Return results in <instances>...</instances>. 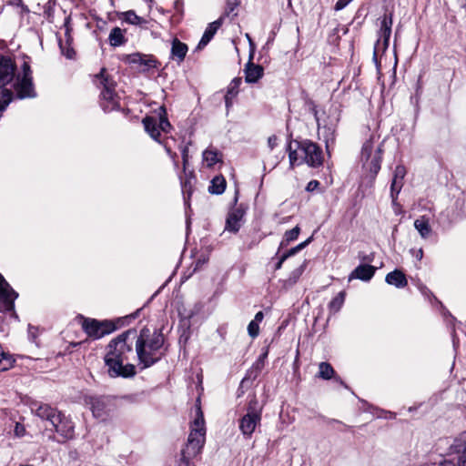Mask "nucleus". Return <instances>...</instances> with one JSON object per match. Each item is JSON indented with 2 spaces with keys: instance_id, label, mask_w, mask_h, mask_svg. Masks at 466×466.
I'll use <instances>...</instances> for the list:
<instances>
[{
  "instance_id": "nucleus-1",
  "label": "nucleus",
  "mask_w": 466,
  "mask_h": 466,
  "mask_svg": "<svg viewBox=\"0 0 466 466\" xmlns=\"http://www.w3.org/2000/svg\"><path fill=\"white\" fill-rule=\"evenodd\" d=\"M136 332L127 330L112 339L106 348L105 362L111 377H131L135 374V366L129 360L135 359L133 344Z\"/></svg>"
},
{
  "instance_id": "nucleus-2",
  "label": "nucleus",
  "mask_w": 466,
  "mask_h": 466,
  "mask_svg": "<svg viewBox=\"0 0 466 466\" xmlns=\"http://www.w3.org/2000/svg\"><path fill=\"white\" fill-rule=\"evenodd\" d=\"M163 343L164 337L161 333L154 332L150 334L147 329H143L139 336H136V356L143 368H148L159 360L157 353Z\"/></svg>"
},
{
  "instance_id": "nucleus-3",
  "label": "nucleus",
  "mask_w": 466,
  "mask_h": 466,
  "mask_svg": "<svg viewBox=\"0 0 466 466\" xmlns=\"http://www.w3.org/2000/svg\"><path fill=\"white\" fill-rule=\"evenodd\" d=\"M382 146L383 142L380 140V136L373 134L364 142L361 148L360 161L362 167L370 173L372 179H374L380 169Z\"/></svg>"
},
{
  "instance_id": "nucleus-4",
  "label": "nucleus",
  "mask_w": 466,
  "mask_h": 466,
  "mask_svg": "<svg viewBox=\"0 0 466 466\" xmlns=\"http://www.w3.org/2000/svg\"><path fill=\"white\" fill-rule=\"evenodd\" d=\"M96 83H99L101 91V106L105 111H113L120 107L119 97L115 93V80L107 69L102 67L100 73L96 76Z\"/></svg>"
},
{
  "instance_id": "nucleus-5",
  "label": "nucleus",
  "mask_w": 466,
  "mask_h": 466,
  "mask_svg": "<svg viewBox=\"0 0 466 466\" xmlns=\"http://www.w3.org/2000/svg\"><path fill=\"white\" fill-rule=\"evenodd\" d=\"M392 26V14H385L380 19V27L379 32V39L374 45L373 56L374 58H382L388 56L389 40L391 35ZM390 56L396 58L394 49L389 50Z\"/></svg>"
},
{
  "instance_id": "nucleus-6",
  "label": "nucleus",
  "mask_w": 466,
  "mask_h": 466,
  "mask_svg": "<svg viewBox=\"0 0 466 466\" xmlns=\"http://www.w3.org/2000/svg\"><path fill=\"white\" fill-rule=\"evenodd\" d=\"M143 125L147 133L156 141H159L161 133H168L171 125L167 118L166 109L161 106L158 117L146 116Z\"/></svg>"
},
{
  "instance_id": "nucleus-7",
  "label": "nucleus",
  "mask_w": 466,
  "mask_h": 466,
  "mask_svg": "<svg viewBox=\"0 0 466 466\" xmlns=\"http://www.w3.org/2000/svg\"><path fill=\"white\" fill-rule=\"evenodd\" d=\"M257 404L256 399L251 400L248 402L247 413L239 420V430L247 438L251 437L261 421V410L256 408Z\"/></svg>"
},
{
  "instance_id": "nucleus-8",
  "label": "nucleus",
  "mask_w": 466,
  "mask_h": 466,
  "mask_svg": "<svg viewBox=\"0 0 466 466\" xmlns=\"http://www.w3.org/2000/svg\"><path fill=\"white\" fill-rule=\"evenodd\" d=\"M15 96L20 98L35 97V92L32 82V71L27 63L22 66V73L16 76V81L14 83Z\"/></svg>"
},
{
  "instance_id": "nucleus-9",
  "label": "nucleus",
  "mask_w": 466,
  "mask_h": 466,
  "mask_svg": "<svg viewBox=\"0 0 466 466\" xmlns=\"http://www.w3.org/2000/svg\"><path fill=\"white\" fill-rule=\"evenodd\" d=\"M82 329L93 339H100L113 332L116 327L110 321H98L93 319H82Z\"/></svg>"
},
{
  "instance_id": "nucleus-10",
  "label": "nucleus",
  "mask_w": 466,
  "mask_h": 466,
  "mask_svg": "<svg viewBox=\"0 0 466 466\" xmlns=\"http://www.w3.org/2000/svg\"><path fill=\"white\" fill-rule=\"evenodd\" d=\"M295 145L299 148V153L303 154V160L310 167H319L322 164L323 157L320 147L309 140Z\"/></svg>"
},
{
  "instance_id": "nucleus-11",
  "label": "nucleus",
  "mask_w": 466,
  "mask_h": 466,
  "mask_svg": "<svg viewBox=\"0 0 466 466\" xmlns=\"http://www.w3.org/2000/svg\"><path fill=\"white\" fill-rule=\"evenodd\" d=\"M324 115V112L320 114L317 109H314V116L317 121L319 131L323 137L327 151L329 153L330 148L333 147L335 142V124H327L325 118L323 117Z\"/></svg>"
},
{
  "instance_id": "nucleus-12",
  "label": "nucleus",
  "mask_w": 466,
  "mask_h": 466,
  "mask_svg": "<svg viewBox=\"0 0 466 466\" xmlns=\"http://www.w3.org/2000/svg\"><path fill=\"white\" fill-rule=\"evenodd\" d=\"M17 293L10 287L0 275V303L2 309L5 311L14 310V301L17 298Z\"/></svg>"
},
{
  "instance_id": "nucleus-13",
  "label": "nucleus",
  "mask_w": 466,
  "mask_h": 466,
  "mask_svg": "<svg viewBox=\"0 0 466 466\" xmlns=\"http://www.w3.org/2000/svg\"><path fill=\"white\" fill-rule=\"evenodd\" d=\"M53 429L65 440H70L74 437V423L61 412L56 416V420L52 422Z\"/></svg>"
},
{
  "instance_id": "nucleus-14",
  "label": "nucleus",
  "mask_w": 466,
  "mask_h": 466,
  "mask_svg": "<svg viewBox=\"0 0 466 466\" xmlns=\"http://www.w3.org/2000/svg\"><path fill=\"white\" fill-rule=\"evenodd\" d=\"M31 410L41 420L48 421L50 425L52 422H54L55 420H56V416L59 413V411L48 404L36 402L31 405Z\"/></svg>"
},
{
  "instance_id": "nucleus-15",
  "label": "nucleus",
  "mask_w": 466,
  "mask_h": 466,
  "mask_svg": "<svg viewBox=\"0 0 466 466\" xmlns=\"http://www.w3.org/2000/svg\"><path fill=\"white\" fill-rule=\"evenodd\" d=\"M405 175L406 169L403 166L399 165L395 167L392 182L390 185V196L393 203H395L397 196L403 187V179Z\"/></svg>"
},
{
  "instance_id": "nucleus-16",
  "label": "nucleus",
  "mask_w": 466,
  "mask_h": 466,
  "mask_svg": "<svg viewBox=\"0 0 466 466\" xmlns=\"http://www.w3.org/2000/svg\"><path fill=\"white\" fill-rule=\"evenodd\" d=\"M14 60H0V86L11 83L15 76Z\"/></svg>"
},
{
  "instance_id": "nucleus-17",
  "label": "nucleus",
  "mask_w": 466,
  "mask_h": 466,
  "mask_svg": "<svg viewBox=\"0 0 466 466\" xmlns=\"http://www.w3.org/2000/svg\"><path fill=\"white\" fill-rule=\"evenodd\" d=\"M223 22V17L218 18V20L208 24L207 26L199 43L198 44L196 50L203 49L209 41L213 38L217 31L219 29Z\"/></svg>"
},
{
  "instance_id": "nucleus-18",
  "label": "nucleus",
  "mask_w": 466,
  "mask_h": 466,
  "mask_svg": "<svg viewBox=\"0 0 466 466\" xmlns=\"http://www.w3.org/2000/svg\"><path fill=\"white\" fill-rule=\"evenodd\" d=\"M452 449L456 455L458 466H466V431L455 440Z\"/></svg>"
},
{
  "instance_id": "nucleus-19",
  "label": "nucleus",
  "mask_w": 466,
  "mask_h": 466,
  "mask_svg": "<svg viewBox=\"0 0 466 466\" xmlns=\"http://www.w3.org/2000/svg\"><path fill=\"white\" fill-rule=\"evenodd\" d=\"M243 215V211L238 208L229 212L226 220L225 230L233 233L238 232L241 227Z\"/></svg>"
},
{
  "instance_id": "nucleus-20",
  "label": "nucleus",
  "mask_w": 466,
  "mask_h": 466,
  "mask_svg": "<svg viewBox=\"0 0 466 466\" xmlns=\"http://www.w3.org/2000/svg\"><path fill=\"white\" fill-rule=\"evenodd\" d=\"M244 71L246 82L256 83L262 77L264 69L261 66L253 63L252 60H248L245 66Z\"/></svg>"
},
{
  "instance_id": "nucleus-21",
  "label": "nucleus",
  "mask_w": 466,
  "mask_h": 466,
  "mask_svg": "<svg viewBox=\"0 0 466 466\" xmlns=\"http://www.w3.org/2000/svg\"><path fill=\"white\" fill-rule=\"evenodd\" d=\"M375 270L376 268L371 265H360L350 273L349 280L358 279L368 281L374 276Z\"/></svg>"
},
{
  "instance_id": "nucleus-22",
  "label": "nucleus",
  "mask_w": 466,
  "mask_h": 466,
  "mask_svg": "<svg viewBox=\"0 0 466 466\" xmlns=\"http://www.w3.org/2000/svg\"><path fill=\"white\" fill-rule=\"evenodd\" d=\"M385 281L389 285H392L398 289H402L408 284L405 274L399 269H395L388 273L385 278Z\"/></svg>"
},
{
  "instance_id": "nucleus-23",
  "label": "nucleus",
  "mask_w": 466,
  "mask_h": 466,
  "mask_svg": "<svg viewBox=\"0 0 466 466\" xmlns=\"http://www.w3.org/2000/svg\"><path fill=\"white\" fill-rule=\"evenodd\" d=\"M414 228L418 230L422 238H428L431 234V227L430 225V218L426 216H421L414 221Z\"/></svg>"
},
{
  "instance_id": "nucleus-24",
  "label": "nucleus",
  "mask_w": 466,
  "mask_h": 466,
  "mask_svg": "<svg viewBox=\"0 0 466 466\" xmlns=\"http://www.w3.org/2000/svg\"><path fill=\"white\" fill-rule=\"evenodd\" d=\"M240 84L241 78L236 77L228 85L227 94L225 95V103L228 108L232 105V99L238 94Z\"/></svg>"
},
{
  "instance_id": "nucleus-25",
  "label": "nucleus",
  "mask_w": 466,
  "mask_h": 466,
  "mask_svg": "<svg viewBox=\"0 0 466 466\" xmlns=\"http://www.w3.org/2000/svg\"><path fill=\"white\" fill-rule=\"evenodd\" d=\"M264 314L262 311H258L253 320H251L248 325V333L252 338L255 339L259 334V323L263 320Z\"/></svg>"
},
{
  "instance_id": "nucleus-26",
  "label": "nucleus",
  "mask_w": 466,
  "mask_h": 466,
  "mask_svg": "<svg viewBox=\"0 0 466 466\" xmlns=\"http://www.w3.org/2000/svg\"><path fill=\"white\" fill-rule=\"evenodd\" d=\"M226 189V179L222 176L215 177L208 187V191L211 194L220 195Z\"/></svg>"
},
{
  "instance_id": "nucleus-27",
  "label": "nucleus",
  "mask_w": 466,
  "mask_h": 466,
  "mask_svg": "<svg viewBox=\"0 0 466 466\" xmlns=\"http://www.w3.org/2000/svg\"><path fill=\"white\" fill-rule=\"evenodd\" d=\"M91 410L96 418H103L106 413V401L103 399H94L91 401Z\"/></svg>"
},
{
  "instance_id": "nucleus-28",
  "label": "nucleus",
  "mask_w": 466,
  "mask_h": 466,
  "mask_svg": "<svg viewBox=\"0 0 466 466\" xmlns=\"http://www.w3.org/2000/svg\"><path fill=\"white\" fill-rule=\"evenodd\" d=\"M187 52V46L175 38L171 45V54L177 58H184Z\"/></svg>"
},
{
  "instance_id": "nucleus-29",
  "label": "nucleus",
  "mask_w": 466,
  "mask_h": 466,
  "mask_svg": "<svg viewBox=\"0 0 466 466\" xmlns=\"http://www.w3.org/2000/svg\"><path fill=\"white\" fill-rule=\"evenodd\" d=\"M221 160V157L216 149H206L203 152V161L210 167Z\"/></svg>"
},
{
  "instance_id": "nucleus-30",
  "label": "nucleus",
  "mask_w": 466,
  "mask_h": 466,
  "mask_svg": "<svg viewBox=\"0 0 466 466\" xmlns=\"http://www.w3.org/2000/svg\"><path fill=\"white\" fill-rule=\"evenodd\" d=\"M108 39L111 46H121L126 41L124 31L119 27H114L109 34Z\"/></svg>"
},
{
  "instance_id": "nucleus-31",
  "label": "nucleus",
  "mask_w": 466,
  "mask_h": 466,
  "mask_svg": "<svg viewBox=\"0 0 466 466\" xmlns=\"http://www.w3.org/2000/svg\"><path fill=\"white\" fill-rule=\"evenodd\" d=\"M299 148H298V147L295 145V141L294 142H290L289 144V164L291 167H294L296 165H299L301 163V161L299 160L302 157L303 154H299Z\"/></svg>"
},
{
  "instance_id": "nucleus-32",
  "label": "nucleus",
  "mask_w": 466,
  "mask_h": 466,
  "mask_svg": "<svg viewBox=\"0 0 466 466\" xmlns=\"http://www.w3.org/2000/svg\"><path fill=\"white\" fill-rule=\"evenodd\" d=\"M303 270H304L303 266L294 269L290 273L289 277L283 281L284 288L288 289V288L292 287L294 284H296L297 281L299 280V279L300 278V276L302 275Z\"/></svg>"
},
{
  "instance_id": "nucleus-33",
  "label": "nucleus",
  "mask_w": 466,
  "mask_h": 466,
  "mask_svg": "<svg viewBox=\"0 0 466 466\" xmlns=\"http://www.w3.org/2000/svg\"><path fill=\"white\" fill-rule=\"evenodd\" d=\"M334 375V370L328 362H320L319 365V377L323 380H329Z\"/></svg>"
},
{
  "instance_id": "nucleus-34",
  "label": "nucleus",
  "mask_w": 466,
  "mask_h": 466,
  "mask_svg": "<svg viewBox=\"0 0 466 466\" xmlns=\"http://www.w3.org/2000/svg\"><path fill=\"white\" fill-rule=\"evenodd\" d=\"M300 233V228L299 226H296L290 230H288L284 234V239L281 242V246L285 244H289V242L295 240L298 238L299 235Z\"/></svg>"
},
{
  "instance_id": "nucleus-35",
  "label": "nucleus",
  "mask_w": 466,
  "mask_h": 466,
  "mask_svg": "<svg viewBox=\"0 0 466 466\" xmlns=\"http://www.w3.org/2000/svg\"><path fill=\"white\" fill-rule=\"evenodd\" d=\"M124 19L126 22L131 25H140L145 22V20L142 17L138 16L132 10L124 13Z\"/></svg>"
},
{
  "instance_id": "nucleus-36",
  "label": "nucleus",
  "mask_w": 466,
  "mask_h": 466,
  "mask_svg": "<svg viewBox=\"0 0 466 466\" xmlns=\"http://www.w3.org/2000/svg\"><path fill=\"white\" fill-rule=\"evenodd\" d=\"M240 5V0H227L224 15L229 16L233 15L234 16L237 15L235 10Z\"/></svg>"
},
{
  "instance_id": "nucleus-37",
  "label": "nucleus",
  "mask_w": 466,
  "mask_h": 466,
  "mask_svg": "<svg viewBox=\"0 0 466 466\" xmlns=\"http://www.w3.org/2000/svg\"><path fill=\"white\" fill-rule=\"evenodd\" d=\"M345 299V293L339 292L329 303V308L333 311H338L341 308Z\"/></svg>"
},
{
  "instance_id": "nucleus-38",
  "label": "nucleus",
  "mask_w": 466,
  "mask_h": 466,
  "mask_svg": "<svg viewBox=\"0 0 466 466\" xmlns=\"http://www.w3.org/2000/svg\"><path fill=\"white\" fill-rule=\"evenodd\" d=\"M14 434L16 437H23L25 434V428L23 424L16 422L14 429Z\"/></svg>"
},
{
  "instance_id": "nucleus-39",
  "label": "nucleus",
  "mask_w": 466,
  "mask_h": 466,
  "mask_svg": "<svg viewBox=\"0 0 466 466\" xmlns=\"http://www.w3.org/2000/svg\"><path fill=\"white\" fill-rule=\"evenodd\" d=\"M133 63H138L140 66H157V60H131Z\"/></svg>"
},
{
  "instance_id": "nucleus-40",
  "label": "nucleus",
  "mask_w": 466,
  "mask_h": 466,
  "mask_svg": "<svg viewBox=\"0 0 466 466\" xmlns=\"http://www.w3.org/2000/svg\"><path fill=\"white\" fill-rule=\"evenodd\" d=\"M352 0H338L335 5V10L339 11L346 7Z\"/></svg>"
},
{
  "instance_id": "nucleus-41",
  "label": "nucleus",
  "mask_w": 466,
  "mask_h": 466,
  "mask_svg": "<svg viewBox=\"0 0 466 466\" xmlns=\"http://www.w3.org/2000/svg\"><path fill=\"white\" fill-rule=\"evenodd\" d=\"M319 186V181L310 180L306 187V190L309 191V192L314 191L316 188H318Z\"/></svg>"
},
{
  "instance_id": "nucleus-42",
  "label": "nucleus",
  "mask_w": 466,
  "mask_h": 466,
  "mask_svg": "<svg viewBox=\"0 0 466 466\" xmlns=\"http://www.w3.org/2000/svg\"><path fill=\"white\" fill-rule=\"evenodd\" d=\"M299 250L298 248V247H294L292 248H290L289 250H288L286 253L283 254V258H288L293 255H295L296 253H298Z\"/></svg>"
},
{
  "instance_id": "nucleus-43",
  "label": "nucleus",
  "mask_w": 466,
  "mask_h": 466,
  "mask_svg": "<svg viewBox=\"0 0 466 466\" xmlns=\"http://www.w3.org/2000/svg\"><path fill=\"white\" fill-rule=\"evenodd\" d=\"M277 140H278V138L276 136H271L268 137V145L270 149H273L277 146Z\"/></svg>"
},
{
  "instance_id": "nucleus-44",
  "label": "nucleus",
  "mask_w": 466,
  "mask_h": 466,
  "mask_svg": "<svg viewBox=\"0 0 466 466\" xmlns=\"http://www.w3.org/2000/svg\"><path fill=\"white\" fill-rule=\"evenodd\" d=\"M174 7L177 12H182L183 9V0H176L174 3Z\"/></svg>"
},
{
  "instance_id": "nucleus-45",
  "label": "nucleus",
  "mask_w": 466,
  "mask_h": 466,
  "mask_svg": "<svg viewBox=\"0 0 466 466\" xmlns=\"http://www.w3.org/2000/svg\"><path fill=\"white\" fill-rule=\"evenodd\" d=\"M312 240V237L309 238L308 239H306L305 241L299 243V245H297L299 250L300 251L301 249H303L305 247H307Z\"/></svg>"
},
{
  "instance_id": "nucleus-46",
  "label": "nucleus",
  "mask_w": 466,
  "mask_h": 466,
  "mask_svg": "<svg viewBox=\"0 0 466 466\" xmlns=\"http://www.w3.org/2000/svg\"><path fill=\"white\" fill-rule=\"evenodd\" d=\"M183 166L186 168L187 163V149L185 147L182 151Z\"/></svg>"
},
{
  "instance_id": "nucleus-47",
  "label": "nucleus",
  "mask_w": 466,
  "mask_h": 466,
  "mask_svg": "<svg viewBox=\"0 0 466 466\" xmlns=\"http://www.w3.org/2000/svg\"><path fill=\"white\" fill-rule=\"evenodd\" d=\"M287 258H283V255L280 257L279 260L278 261V263L276 264L275 266V269L278 270L279 268H281L282 267V264L283 262L286 260Z\"/></svg>"
},
{
  "instance_id": "nucleus-48",
  "label": "nucleus",
  "mask_w": 466,
  "mask_h": 466,
  "mask_svg": "<svg viewBox=\"0 0 466 466\" xmlns=\"http://www.w3.org/2000/svg\"><path fill=\"white\" fill-rule=\"evenodd\" d=\"M439 466H455V463L452 461L445 460Z\"/></svg>"
},
{
  "instance_id": "nucleus-49",
  "label": "nucleus",
  "mask_w": 466,
  "mask_h": 466,
  "mask_svg": "<svg viewBox=\"0 0 466 466\" xmlns=\"http://www.w3.org/2000/svg\"><path fill=\"white\" fill-rule=\"evenodd\" d=\"M423 257V250L421 248H420L418 251H417V254H416V258L418 259H421Z\"/></svg>"
},
{
  "instance_id": "nucleus-50",
  "label": "nucleus",
  "mask_w": 466,
  "mask_h": 466,
  "mask_svg": "<svg viewBox=\"0 0 466 466\" xmlns=\"http://www.w3.org/2000/svg\"><path fill=\"white\" fill-rule=\"evenodd\" d=\"M9 3L11 5H22V0H10Z\"/></svg>"
},
{
  "instance_id": "nucleus-51",
  "label": "nucleus",
  "mask_w": 466,
  "mask_h": 466,
  "mask_svg": "<svg viewBox=\"0 0 466 466\" xmlns=\"http://www.w3.org/2000/svg\"><path fill=\"white\" fill-rule=\"evenodd\" d=\"M374 61H375V65H376L377 70L380 72V66H381V65H380L381 60L376 59Z\"/></svg>"
},
{
  "instance_id": "nucleus-52",
  "label": "nucleus",
  "mask_w": 466,
  "mask_h": 466,
  "mask_svg": "<svg viewBox=\"0 0 466 466\" xmlns=\"http://www.w3.org/2000/svg\"><path fill=\"white\" fill-rule=\"evenodd\" d=\"M268 356V350H266L260 357V360H263Z\"/></svg>"
},
{
  "instance_id": "nucleus-53",
  "label": "nucleus",
  "mask_w": 466,
  "mask_h": 466,
  "mask_svg": "<svg viewBox=\"0 0 466 466\" xmlns=\"http://www.w3.org/2000/svg\"><path fill=\"white\" fill-rule=\"evenodd\" d=\"M397 65H398V60H393L392 68H393L394 71L396 69Z\"/></svg>"
},
{
  "instance_id": "nucleus-54",
  "label": "nucleus",
  "mask_w": 466,
  "mask_h": 466,
  "mask_svg": "<svg viewBox=\"0 0 466 466\" xmlns=\"http://www.w3.org/2000/svg\"><path fill=\"white\" fill-rule=\"evenodd\" d=\"M167 154H168L171 157H173V155H172L171 151H170L168 148H167Z\"/></svg>"
},
{
  "instance_id": "nucleus-55",
  "label": "nucleus",
  "mask_w": 466,
  "mask_h": 466,
  "mask_svg": "<svg viewBox=\"0 0 466 466\" xmlns=\"http://www.w3.org/2000/svg\"><path fill=\"white\" fill-rule=\"evenodd\" d=\"M253 56H254V53H253V52H250V54H249V58H252V57H253Z\"/></svg>"
},
{
  "instance_id": "nucleus-56",
  "label": "nucleus",
  "mask_w": 466,
  "mask_h": 466,
  "mask_svg": "<svg viewBox=\"0 0 466 466\" xmlns=\"http://www.w3.org/2000/svg\"><path fill=\"white\" fill-rule=\"evenodd\" d=\"M143 66V70H146V67H147V66Z\"/></svg>"
},
{
  "instance_id": "nucleus-57",
  "label": "nucleus",
  "mask_w": 466,
  "mask_h": 466,
  "mask_svg": "<svg viewBox=\"0 0 466 466\" xmlns=\"http://www.w3.org/2000/svg\"><path fill=\"white\" fill-rule=\"evenodd\" d=\"M465 4H466V0H465Z\"/></svg>"
}]
</instances>
